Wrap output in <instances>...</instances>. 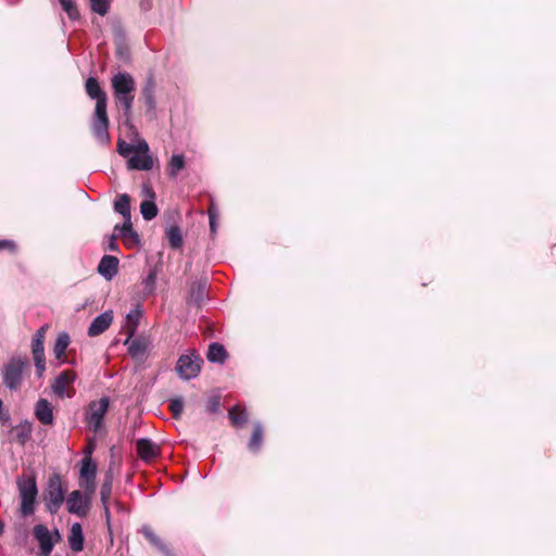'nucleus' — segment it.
Returning <instances> with one entry per match:
<instances>
[{
    "mask_svg": "<svg viewBox=\"0 0 556 556\" xmlns=\"http://www.w3.org/2000/svg\"><path fill=\"white\" fill-rule=\"evenodd\" d=\"M206 357L212 363L224 364L228 357V352L224 345L214 342L210 344Z\"/></svg>",
    "mask_w": 556,
    "mask_h": 556,
    "instance_id": "22",
    "label": "nucleus"
},
{
    "mask_svg": "<svg viewBox=\"0 0 556 556\" xmlns=\"http://www.w3.org/2000/svg\"><path fill=\"white\" fill-rule=\"evenodd\" d=\"M34 538L39 544L40 553L49 556L54 547V541L49 529L45 525H37L33 529Z\"/></svg>",
    "mask_w": 556,
    "mask_h": 556,
    "instance_id": "11",
    "label": "nucleus"
},
{
    "mask_svg": "<svg viewBox=\"0 0 556 556\" xmlns=\"http://www.w3.org/2000/svg\"><path fill=\"white\" fill-rule=\"evenodd\" d=\"M168 408L175 419H179L184 412V401L181 397L169 400Z\"/></svg>",
    "mask_w": 556,
    "mask_h": 556,
    "instance_id": "36",
    "label": "nucleus"
},
{
    "mask_svg": "<svg viewBox=\"0 0 556 556\" xmlns=\"http://www.w3.org/2000/svg\"><path fill=\"white\" fill-rule=\"evenodd\" d=\"M137 454L142 460H152L159 454V447L149 439H139L136 442Z\"/></svg>",
    "mask_w": 556,
    "mask_h": 556,
    "instance_id": "16",
    "label": "nucleus"
},
{
    "mask_svg": "<svg viewBox=\"0 0 556 556\" xmlns=\"http://www.w3.org/2000/svg\"><path fill=\"white\" fill-rule=\"evenodd\" d=\"M131 169L150 170L153 167V159L148 154H136L128 160Z\"/></svg>",
    "mask_w": 556,
    "mask_h": 556,
    "instance_id": "24",
    "label": "nucleus"
},
{
    "mask_svg": "<svg viewBox=\"0 0 556 556\" xmlns=\"http://www.w3.org/2000/svg\"><path fill=\"white\" fill-rule=\"evenodd\" d=\"M17 489L21 497V514L30 516L35 510V502L38 494L35 476H22L17 479Z\"/></svg>",
    "mask_w": 556,
    "mask_h": 556,
    "instance_id": "3",
    "label": "nucleus"
},
{
    "mask_svg": "<svg viewBox=\"0 0 556 556\" xmlns=\"http://www.w3.org/2000/svg\"><path fill=\"white\" fill-rule=\"evenodd\" d=\"M147 344L143 340L136 339L131 341L128 352L131 356H138L140 354H143L146 352Z\"/></svg>",
    "mask_w": 556,
    "mask_h": 556,
    "instance_id": "40",
    "label": "nucleus"
},
{
    "mask_svg": "<svg viewBox=\"0 0 556 556\" xmlns=\"http://www.w3.org/2000/svg\"><path fill=\"white\" fill-rule=\"evenodd\" d=\"M66 506L71 514H75L79 517H85L87 515L88 505L87 502L84 501L80 491H73L68 495Z\"/></svg>",
    "mask_w": 556,
    "mask_h": 556,
    "instance_id": "14",
    "label": "nucleus"
},
{
    "mask_svg": "<svg viewBox=\"0 0 556 556\" xmlns=\"http://www.w3.org/2000/svg\"><path fill=\"white\" fill-rule=\"evenodd\" d=\"M141 533L144 539L164 556H176L170 546L166 544L150 526H143Z\"/></svg>",
    "mask_w": 556,
    "mask_h": 556,
    "instance_id": "12",
    "label": "nucleus"
},
{
    "mask_svg": "<svg viewBox=\"0 0 556 556\" xmlns=\"http://www.w3.org/2000/svg\"><path fill=\"white\" fill-rule=\"evenodd\" d=\"M115 239H116L115 236H112L110 239L109 249L111 251L117 250V244L115 243Z\"/></svg>",
    "mask_w": 556,
    "mask_h": 556,
    "instance_id": "47",
    "label": "nucleus"
},
{
    "mask_svg": "<svg viewBox=\"0 0 556 556\" xmlns=\"http://www.w3.org/2000/svg\"><path fill=\"white\" fill-rule=\"evenodd\" d=\"M85 89L88 97L96 100L94 113L92 116L91 131L94 138L104 144L110 142L109 125L110 119L106 112L108 96L94 77L87 78Z\"/></svg>",
    "mask_w": 556,
    "mask_h": 556,
    "instance_id": "1",
    "label": "nucleus"
},
{
    "mask_svg": "<svg viewBox=\"0 0 556 556\" xmlns=\"http://www.w3.org/2000/svg\"><path fill=\"white\" fill-rule=\"evenodd\" d=\"M2 406H3V402L0 399V421L4 424L10 419V415L8 413H3Z\"/></svg>",
    "mask_w": 556,
    "mask_h": 556,
    "instance_id": "44",
    "label": "nucleus"
},
{
    "mask_svg": "<svg viewBox=\"0 0 556 556\" xmlns=\"http://www.w3.org/2000/svg\"><path fill=\"white\" fill-rule=\"evenodd\" d=\"M115 230L121 231V237L126 244L132 245L139 242L138 233L132 229L130 219H126L122 226L116 225Z\"/></svg>",
    "mask_w": 556,
    "mask_h": 556,
    "instance_id": "21",
    "label": "nucleus"
},
{
    "mask_svg": "<svg viewBox=\"0 0 556 556\" xmlns=\"http://www.w3.org/2000/svg\"><path fill=\"white\" fill-rule=\"evenodd\" d=\"M123 143V141H118V151L121 154H125L126 152H130L132 150V148L128 146L127 149L124 151L123 149H125V146H122Z\"/></svg>",
    "mask_w": 556,
    "mask_h": 556,
    "instance_id": "46",
    "label": "nucleus"
},
{
    "mask_svg": "<svg viewBox=\"0 0 556 556\" xmlns=\"http://www.w3.org/2000/svg\"><path fill=\"white\" fill-rule=\"evenodd\" d=\"M207 292V286L205 280L193 281L189 289L188 303L200 306L204 301Z\"/></svg>",
    "mask_w": 556,
    "mask_h": 556,
    "instance_id": "17",
    "label": "nucleus"
},
{
    "mask_svg": "<svg viewBox=\"0 0 556 556\" xmlns=\"http://www.w3.org/2000/svg\"><path fill=\"white\" fill-rule=\"evenodd\" d=\"M114 96L131 93L136 89L134 77L129 73H117L111 78Z\"/></svg>",
    "mask_w": 556,
    "mask_h": 556,
    "instance_id": "9",
    "label": "nucleus"
},
{
    "mask_svg": "<svg viewBox=\"0 0 556 556\" xmlns=\"http://www.w3.org/2000/svg\"><path fill=\"white\" fill-rule=\"evenodd\" d=\"M118 263L117 257L104 255L98 265V271L106 279H112L117 274Z\"/></svg>",
    "mask_w": 556,
    "mask_h": 556,
    "instance_id": "18",
    "label": "nucleus"
},
{
    "mask_svg": "<svg viewBox=\"0 0 556 556\" xmlns=\"http://www.w3.org/2000/svg\"><path fill=\"white\" fill-rule=\"evenodd\" d=\"M155 80L152 76L148 77L143 88H142V98L144 103L149 110H154L156 105L154 91H155Z\"/></svg>",
    "mask_w": 556,
    "mask_h": 556,
    "instance_id": "23",
    "label": "nucleus"
},
{
    "mask_svg": "<svg viewBox=\"0 0 556 556\" xmlns=\"http://www.w3.org/2000/svg\"><path fill=\"white\" fill-rule=\"evenodd\" d=\"M66 490L62 485V479L59 473L49 477L48 486L45 491V500L48 510L55 514L64 502Z\"/></svg>",
    "mask_w": 556,
    "mask_h": 556,
    "instance_id": "5",
    "label": "nucleus"
},
{
    "mask_svg": "<svg viewBox=\"0 0 556 556\" xmlns=\"http://www.w3.org/2000/svg\"><path fill=\"white\" fill-rule=\"evenodd\" d=\"M103 507H104V514H105L106 520L109 521L110 520V509H109L108 503L103 504Z\"/></svg>",
    "mask_w": 556,
    "mask_h": 556,
    "instance_id": "49",
    "label": "nucleus"
},
{
    "mask_svg": "<svg viewBox=\"0 0 556 556\" xmlns=\"http://www.w3.org/2000/svg\"><path fill=\"white\" fill-rule=\"evenodd\" d=\"M70 343L71 338L66 332H62L58 336L53 346V354L56 359L61 361L64 357L65 351L68 348Z\"/></svg>",
    "mask_w": 556,
    "mask_h": 556,
    "instance_id": "28",
    "label": "nucleus"
},
{
    "mask_svg": "<svg viewBox=\"0 0 556 556\" xmlns=\"http://www.w3.org/2000/svg\"><path fill=\"white\" fill-rule=\"evenodd\" d=\"M67 539L70 548L73 552L77 553L84 549L85 538L83 533V527L80 523L76 522L71 527Z\"/></svg>",
    "mask_w": 556,
    "mask_h": 556,
    "instance_id": "19",
    "label": "nucleus"
},
{
    "mask_svg": "<svg viewBox=\"0 0 556 556\" xmlns=\"http://www.w3.org/2000/svg\"><path fill=\"white\" fill-rule=\"evenodd\" d=\"M90 8L94 13L104 16L109 12L110 0H90Z\"/></svg>",
    "mask_w": 556,
    "mask_h": 556,
    "instance_id": "37",
    "label": "nucleus"
},
{
    "mask_svg": "<svg viewBox=\"0 0 556 556\" xmlns=\"http://www.w3.org/2000/svg\"><path fill=\"white\" fill-rule=\"evenodd\" d=\"M220 395H212L207 399L205 410L210 414H218L220 412Z\"/></svg>",
    "mask_w": 556,
    "mask_h": 556,
    "instance_id": "39",
    "label": "nucleus"
},
{
    "mask_svg": "<svg viewBox=\"0 0 556 556\" xmlns=\"http://www.w3.org/2000/svg\"><path fill=\"white\" fill-rule=\"evenodd\" d=\"M123 143V141H118V151L121 154H125L126 152H130L132 150V148L128 146L127 149L124 151L123 149H125V146H122Z\"/></svg>",
    "mask_w": 556,
    "mask_h": 556,
    "instance_id": "45",
    "label": "nucleus"
},
{
    "mask_svg": "<svg viewBox=\"0 0 556 556\" xmlns=\"http://www.w3.org/2000/svg\"><path fill=\"white\" fill-rule=\"evenodd\" d=\"M92 451H93V444L91 442H89L87 450H86V453L88 454L87 456H90Z\"/></svg>",
    "mask_w": 556,
    "mask_h": 556,
    "instance_id": "50",
    "label": "nucleus"
},
{
    "mask_svg": "<svg viewBox=\"0 0 556 556\" xmlns=\"http://www.w3.org/2000/svg\"><path fill=\"white\" fill-rule=\"evenodd\" d=\"M8 250L11 253L16 251V244L12 240H0V251Z\"/></svg>",
    "mask_w": 556,
    "mask_h": 556,
    "instance_id": "42",
    "label": "nucleus"
},
{
    "mask_svg": "<svg viewBox=\"0 0 556 556\" xmlns=\"http://www.w3.org/2000/svg\"><path fill=\"white\" fill-rule=\"evenodd\" d=\"M207 213H208V218H210V228H211V231L212 232H215L216 231V227H217V223H216V218H217V208L215 206V204L212 202L207 208Z\"/></svg>",
    "mask_w": 556,
    "mask_h": 556,
    "instance_id": "41",
    "label": "nucleus"
},
{
    "mask_svg": "<svg viewBox=\"0 0 556 556\" xmlns=\"http://www.w3.org/2000/svg\"><path fill=\"white\" fill-rule=\"evenodd\" d=\"M112 486H113V479L111 475H106L104 478V481L101 485L100 495H101V502L102 504L109 503V500L111 497L112 493Z\"/></svg>",
    "mask_w": 556,
    "mask_h": 556,
    "instance_id": "35",
    "label": "nucleus"
},
{
    "mask_svg": "<svg viewBox=\"0 0 556 556\" xmlns=\"http://www.w3.org/2000/svg\"><path fill=\"white\" fill-rule=\"evenodd\" d=\"M61 5L72 21H76L80 17L78 8L73 0L65 1L61 3Z\"/></svg>",
    "mask_w": 556,
    "mask_h": 556,
    "instance_id": "38",
    "label": "nucleus"
},
{
    "mask_svg": "<svg viewBox=\"0 0 556 556\" xmlns=\"http://www.w3.org/2000/svg\"><path fill=\"white\" fill-rule=\"evenodd\" d=\"M77 378V375L72 369H65L61 371L54 379L51 388L60 399L64 397H73L76 393L74 388V382Z\"/></svg>",
    "mask_w": 556,
    "mask_h": 556,
    "instance_id": "7",
    "label": "nucleus"
},
{
    "mask_svg": "<svg viewBox=\"0 0 556 556\" xmlns=\"http://www.w3.org/2000/svg\"><path fill=\"white\" fill-rule=\"evenodd\" d=\"M130 202L131 199L127 193L119 194L117 199L114 201V210L118 214H121L125 220L130 219Z\"/></svg>",
    "mask_w": 556,
    "mask_h": 556,
    "instance_id": "26",
    "label": "nucleus"
},
{
    "mask_svg": "<svg viewBox=\"0 0 556 556\" xmlns=\"http://www.w3.org/2000/svg\"><path fill=\"white\" fill-rule=\"evenodd\" d=\"M202 363L199 354L181 355L177 361L176 371L180 378L189 380L200 374Z\"/></svg>",
    "mask_w": 556,
    "mask_h": 556,
    "instance_id": "8",
    "label": "nucleus"
},
{
    "mask_svg": "<svg viewBox=\"0 0 556 556\" xmlns=\"http://www.w3.org/2000/svg\"><path fill=\"white\" fill-rule=\"evenodd\" d=\"M229 420L233 427H242L249 420L248 412L240 405H235L229 409Z\"/></svg>",
    "mask_w": 556,
    "mask_h": 556,
    "instance_id": "25",
    "label": "nucleus"
},
{
    "mask_svg": "<svg viewBox=\"0 0 556 556\" xmlns=\"http://www.w3.org/2000/svg\"><path fill=\"white\" fill-rule=\"evenodd\" d=\"M264 438V429L260 422L254 424L253 432L248 443V447L251 452L256 453L260 451Z\"/></svg>",
    "mask_w": 556,
    "mask_h": 556,
    "instance_id": "27",
    "label": "nucleus"
},
{
    "mask_svg": "<svg viewBox=\"0 0 556 556\" xmlns=\"http://www.w3.org/2000/svg\"><path fill=\"white\" fill-rule=\"evenodd\" d=\"M29 361L26 356H12L1 367L3 384L10 391L22 388L24 376L29 370Z\"/></svg>",
    "mask_w": 556,
    "mask_h": 556,
    "instance_id": "2",
    "label": "nucleus"
},
{
    "mask_svg": "<svg viewBox=\"0 0 556 556\" xmlns=\"http://www.w3.org/2000/svg\"><path fill=\"white\" fill-rule=\"evenodd\" d=\"M113 321V313L111 311H106L99 316H97L91 325L88 328V336L97 337L103 333Z\"/></svg>",
    "mask_w": 556,
    "mask_h": 556,
    "instance_id": "13",
    "label": "nucleus"
},
{
    "mask_svg": "<svg viewBox=\"0 0 556 556\" xmlns=\"http://www.w3.org/2000/svg\"><path fill=\"white\" fill-rule=\"evenodd\" d=\"M185 167V157L181 154H174L168 163L167 173L169 177H176Z\"/></svg>",
    "mask_w": 556,
    "mask_h": 556,
    "instance_id": "32",
    "label": "nucleus"
},
{
    "mask_svg": "<svg viewBox=\"0 0 556 556\" xmlns=\"http://www.w3.org/2000/svg\"><path fill=\"white\" fill-rule=\"evenodd\" d=\"M15 440L23 446L29 440L31 433V425L27 421L13 428Z\"/></svg>",
    "mask_w": 556,
    "mask_h": 556,
    "instance_id": "30",
    "label": "nucleus"
},
{
    "mask_svg": "<svg viewBox=\"0 0 556 556\" xmlns=\"http://www.w3.org/2000/svg\"><path fill=\"white\" fill-rule=\"evenodd\" d=\"M140 317H141V311L139 309L138 306L136 308L131 309L127 314L126 323L124 325V330L127 333V339L125 341V344H127L130 341V339L135 336V332L139 325Z\"/></svg>",
    "mask_w": 556,
    "mask_h": 556,
    "instance_id": "20",
    "label": "nucleus"
},
{
    "mask_svg": "<svg viewBox=\"0 0 556 556\" xmlns=\"http://www.w3.org/2000/svg\"><path fill=\"white\" fill-rule=\"evenodd\" d=\"M138 150L139 151H142L144 154H147L148 150H149V147L147 144V142H141L139 146H138Z\"/></svg>",
    "mask_w": 556,
    "mask_h": 556,
    "instance_id": "48",
    "label": "nucleus"
},
{
    "mask_svg": "<svg viewBox=\"0 0 556 556\" xmlns=\"http://www.w3.org/2000/svg\"><path fill=\"white\" fill-rule=\"evenodd\" d=\"M166 238L168 240V244L173 250H178L184 244V239L181 235V230L178 226H170L166 230Z\"/></svg>",
    "mask_w": 556,
    "mask_h": 556,
    "instance_id": "29",
    "label": "nucleus"
},
{
    "mask_svg": "<svg viewBox=\"0 0 556 556\" xmlns=\"http://www.w3.org/2000/svg\"><path fill=\"white\" fill-rule=\"evenodd\" d=\"M114 97H115L116 101L123 106L124 114L126 116H129L131 113L132 103H134V99H135L134 92L114 96Z\"/></svg>",
    "mask_w": 556,
    "mask_h": 556,
    "instance_id": "34",
    "label": "nucleus"
},
{
    "mask_svg": "<svg viewBox=\"0 0 556 556\" xmlns=\"http://www.w3.org/2000/svg\"><path fill=\"white\" fill-rule=\"evenodd\" d=\"M55 535H56L58 539H60V534H59L58 530H55Z\"/></svg>",
    "mask_w": 556,
    "mask_h": 556,
    "instance_id": "52",
    "label": "nucleus"
},
{
    "mask_svg": "<svg viewBox=\"0 0 556 556\" xmlns=\"http://www.w3.org/2000/svg\"><path fill=\"white\" fill-rule=\"evenodd\" d=\"M48 325H42L34 334L31 340V354L35 363L36 374L40 378L46 370L45 339Z\"/></svg>",
    "mask_w": 556,
    "mask_h": 556,
    "instance_id": "6",
    "label": "nucleus"
},
{
    "mask_svg": "<svg viewBox=\"0 0 556 556\" xmlns=\"http://www.w3.org/2000/svg\"><path fill=\"white\" fill-rule=\"evenodd\" d=\"M143 289L142 294L144 296L152 295L155 291V285H156V270L150 269L148 276L142 281Z\"/></svg>",
    "mask_w": 556,
    "mask_h": 556,
    "instance_id": "33",
    "label": "nucleus"
},
{
    "mask_svg": "<svg viewBox=\"0 0 556 556\" xmlns=\"http://www.w3.org/2000/svg\"><path fill=\"white\" fill-rule=\"evenodd\" d=\"M3 532V523L0 521V534Z\"/></svg>",
    "mask_w": 556,
    "mask_h": 556,
    "instance_id": "51",
    "label": "nucleus"
},
{
    "mask_svg": "<svg viewBox=\"0 0 556 556\" xmlns=\"http://www.w3.org/2000/svg\"><path fill=\"white\" fill-rule=\"evenodd\" d=\"M142 190L151 200H154L155 192L150 184H143Z\"/></svg>",
    "mask_w": 556,
    "mask_h": 556,
    "instance_id": "43",
    "label": "nucleus"
},
{
    "mask_svg": "<svg viewBox=\"0 0 556 556\" xmlns=\"http://www.w3.org/2000/svg\"><path fill=\"white\" fill-rule=\"evenodd\" d=\"M140 213L146 220H151L156 217L159 210L154 200H146L140 204Z\"/></svg>",
    "mask_w": 556,
    "mask_h": 556,
    "instance_id": "31",
    "label": "nucleus"
},
{
    "mask_svg": "<svg viewBox=\"0 0 556 556\" xmlns=\"http://www.w3.org/2000/svg\"><path fill=\"white\" fill-rule=\"evenodd\" d=\"M35 416L42 425L53 424V409L51 403L46 399H40L35 405Z\"/></svg>",
    "mask_w": 556,
    "mask_h": 556,
    "instance_id": "15",
    "label": "nucleus"
},
{
    "mask_svg": "<svg viewBox=\"0 0 556 556\" xmlns=\"http://www.w3.org/2000/svg\"><path fill=\"white\" fill-rule=\"evenodd\" d=\"M80 468V486L86 488L90 493L94 491L97 465L90 456H85Z\"/></svg>",
    "mask_w": 556,
    "mask_h": 556,
    "instance_id": "10",
    "label": "nucleus"
},
{
    "mask_svg": "<svg viewBox=\"0 0 556 556\" xmlns=\"http://www.w3.org/2000/svg\"><path fill=\"white\" fill-rule=\"evenodd\" d=\"M110 399L102 396L98 401H92L88 404L85 413V422L90 431L93 433L100 432L103 428L104 417L109 410Z\"/></svg>",
    "mask_w": 556,
    "mask_h": 556,
    "instance_id": "4",
    "label": "nucleus"
}]
</instances>
